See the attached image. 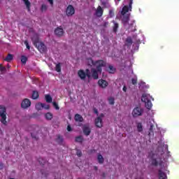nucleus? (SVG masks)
<instances>
[{"label":"nucleus","mask_w":179,"mask_h":179,"mask_svg":"<svg viewBox=\"0 0 179 179\" xmlns=\"http://www.w3.org/2000/svg\"><path fill=\"white\" fill-rule=\"evenodd\" d=\"M99 73L100 71H98L97 69H91V71L89 69H85V71L83 69H80L78 71V76L81 79V80H85L86 78L90 79V78H93V79L97 80L99 79Z\"/></svg>","instance_id":"f257e3e1"},{"label":"nucleus","mask_w":179,"mask_h":179,"mask_svg":"<svg viewBox=\"0 0 179 179\" xmlns=\"http://www.w3.org/2000/svg\"><path fill=\"white\" fill-rule=\"evenodd\" d=\"M87 64L88 66H96L98 72L101 73L103 71V67L106 66V62L104 60H96L93 61V59L92 58H87Z\"/></svg>","instance_id":"f03ea898"},{"label":"nucleus","mask_w":179,"mask_h":179,"mask_svg":"<svg viewBox=\"0 0 179 179\" xmlns=\"http://www.w3.org/2000/svg\"><path fill=\"white\" fill-rule=\"evenodd\" d=\"M141 101L145 103V106L148 110H150L152 107V101H150V94H143L141 97Z\"/></svg>","instance_id":"7ed1b4c3"},{"label":"nucleus","mask_w":179,"mask_h":179,"mask_svg":"<svg viewBox=\"0 0 179 179\" xmlns=\"http://www.w3.org/2000/svg\"><path fill=\"white\" fill-rule=\"evenodd\" d=\"M0 122L3 125H6V108L3 106H0Z\"/></svg>","instance_id":"20e7f679"},{"label":"nucleus","mask_w":179,"mask_h":179,"mask_svg":"<svg viewBox=\"0 0 179 179\" xmlns=\"http://www.w3.org/2000/svg\"><path fill=\"white\" fill-rule=\"evenodd\" d=\"M34 45L36 47L39 52L41 53L45 52L47 51V47L43 42H38V39L34 41Z\"/></svg>","instance_id":"39448f33"},{"label":"nucleus","mask_w":179,"mask_h":179,"mask_svg":"<svg viewBox=\"0 0 179 179\" xmlns=\"http://www.w3.org/2000/svg\"><path fill=\"white\" fill-rule=\"evenodd\" d=\"M132 3H134L133 0H129V5L128 6H124L121 11V15L122 16L125 15L126 13H128V12H130L132 10Z\"/></svg>","instance_id":"423d86ee"},{"label":"nucleus","mask_w":179,"mask_h":179,"mask_svg":"<svg viewBox=\"0 0 179 179\" xmlns=\"http://www.w3.org/2000/svg\"><path fill=\"white\" fill-rule=\"evenodd\" d=\"M143 114V109L141 107H136L132 111V115L134 118L136 117H141Z\"/></svg>","instance_id":"0eeeda50"},{"label":"nucleus","mask_w":179,"mask_h":179,"mask_svg":"<svg viewBox=\"0 0 179 179\" xmlns=\"http://www.w3.org/2000/svg\"><path fill=\"white\" fill-rule=\"evenodd\" d=\"M104 117L103 113H101L99 117H96L95 119V126L96 128H103V117Z\"/></svg>","instance_id":"6e6552de"},{"label":"nucleus","mask_w":179,"mask_h":179,"mask_svg":"<svg viewBox=\"0 0 179 179\" xmlns=\"http://www.w3.org/2000/svg\"><path fill=\"white\" fill-rule=\"evenodd\" d=\"M66 15L68 17L73 16L75 15V8L72 5H69L66 10Z\"/></svg>","instance_id":"1a4fd4ad"},{"label":"nucleus","mask_w":179,"mask_h":179,"mask_svg":"<svg viewBox=\"0 0 179 179\" xmlns=\"http://www.w3.org/2000/svg\"><path fill=\"white\" fill-rule=\"evenodd\" d=\"M31 106V101L29 99H24L21 103L22 108H29Z\"/></svg>","instance_id":"9d476101"},{"label":"nucleus","mask_w":179,"mask_h":179,"mask_svg":"<svg viewBox=\"0 0 179 179\" xmlns=\"http://www.w3.org/2000/svg\"><path fill=\"white\" fill-rule=\"evenodd\" d=\"M151 164L152 166H155V167H157L158 166H162V164H163V161L159 158H152L151 159Z\"/></svg>","instance_id":"9b49d317"},{"label":"nucleus","mask_w":179,"mask_h":179,"mask_svg":"<svg viewBox=\"0 0 179 179\" xmlns=\"http://www.w3.org/2000/svg\"><path fill=\"white\" fill-rule=\"evenodd\" d=\"M55 34L57 36V37H62V36H64V29L61 27L56 28L55 29Z\"/></svg>","instance_id":"f8f14e48"},{"label":"nucleus","mask_w":179,"mask_h":179,"mask_svg":"<svg viewBox=\"0 0 179 179\" xmlns=\"http://www.w3.org/2000/svg\"><path fill=\"white\" fill-rule=\"evenodd\" d=\"M98 85L99 87H101L102 89H106L107 86H108V83L103 79L99 80Z\"/></svg>","instance_id":"ddd939ff"},{"label":"nucleus","mask_w":179,"mask_h":179,"mask_svg":"<svg viewBox=\"0 0 179 179\" xmlns=\"http://www.w3.org/2000/svg\"><path fill=\"white\" fill-rule=\"evenodd\" d=\"M103 13H104V10H103L101 6H99L96 10V16L97 17H101L103 16Z\"/></svg>","instance_id":"4468645a"},{"label":"nucleus","mask_w":179,"mask_h":179,"mask_svg":"<svg viewBox=\"0 0 179 179\" xmlns=\"http://www.w3.org/2000/svg\"><path fill=\"white\" fill-rule=\"evenodd\" d=\"M83 132L85 136H89L90 135L92 130L90 129V127L87 126H83Z\"/></svg>","instance_id":"2eb2a0df"},{"label":"nucleus","mask_w":179,"mask_h":179,"mask_svg":"<svg viewBox=\"0 0 179 179\" xmlns=\"http://www.w3.org/2000/svg\"><path fill=\"white\" fill-rule=\"evenodd\" d=\"M129 22V14H127L123 15L122 18V22L124 24V26H127Z\"/></svg>","instance_id":"dca6fc26"},{"label":"nucleus","mask_w":179,"mask_h":179,"mask_svg":"<svg viewBox=\"0 0 179 179\" xmlns=\"http://www.w3.org/2000/svg\"><path fill=\"white\" fill-rule=\"evenodd\" d=\"M158 177H159V179H166V178H167V174H166V173L163 172V171H162V169H159L158 171Z\"/></svg>","instance_id":"f3484780"},{"label":"nucleus","mask_w":179,"mask_h":179,"mask_svg":"<svg viewBox=\"0 0 179 179\" xmlns=\"http://www.w3.org/2000/svg\"><path fill=\"white\" fill-rule=\"evenodd\" d=\"M74 120L76 122H83V117L78 113L75 115Z\"/></svg>","instance_id":"a211bd4d"},{"label":"nucleus","mask_w":179,"mask_h":179,"mask_svg":"<svg viewBox=\"0 0 179 179\" xmlns=\"http://www.w3.org/2000/svg\"><path fill=\"white\" fill-rule=\"evenodd\" d=\"M23 2L24 5L26 6V8L28 10V12H30L31 9L30 7L31 6V3L29 0H23Z\"/></svg>","instance_id":"6ab92c4d"},{"label":"nucleus","mask_w":179,"mask_h":179,"mask_svg":"<svg viewBox=\"0 0 179 179\" xmlns=\"http://www.w3.org/2000/svg\"><path fill=\"white\" fill-rule=\"evenodd\" d=\"M38 97H40V95L38 94V92L33 91L31 99L33 100H37V99H38Z\"/></svg>","instance_id":"aec40b11"},{"label":"nucleus","mask_w":179,"mask_h":179,"mask_svg":"<svg viewBox=\"0 0 179 179\" xmlns=\"http://www.w3.org/2000/svg\"><path fill=\"white\" fill-rule=\"evenodd\" d=\"M13 60V55L12 54H8L7 57L4 59V61H6V62H10Z\"/></svg>","instance_id":"412c9836"},{"label":"nucleus","mask_w":179,"mask_h":179,"mask_svg":"<svg viewBox=\"0 0 179 179\" xmlns=\"http://www.w3.org/2000/svg\"><path fill=\"white\" fill-rule=\"evenodd\" d=\"M116 71H117V69L113 67V65L108 66V72H109V73H114Z\"/></svg>","instance_id":"4be33fe9"},{"label":"nucleus","mask_w":179,"mask_h":179,"mask_svg":"<svg viewBox=\"0 0 179 179\" xmlns=\"http://www.w3.org/2000/svg\"><path fill=\"white\" fill-rule=\"evenodd\" d=\"M97 160H98V163H99V164H103V163H104V158L103 157V155H101V154L98 155Z\"/></svg>","instance_id":"5701e85b"},{"label":"nucleus","mask_w":179,"mask_h":179,"mask_svg":"<svg viewBox=\"0 0 179 179\" xmlns=\"http://www.w3.org/2000/svg\"><path fill=\"white\" fill-rule=\"evenodd\" d=\"M56 142L59 145H61L64 142V138H62V136H61V135H58L57 138H56Z\"/></svg>","instance_id":"b1692460"},{"label":"nucleus","mask_w":179,"mask_h":179,"mask_svg":"<svg viewBox=\"0 0 179 179\" xmlns=\"http://www.w3.org/2000/svg\"><path fill=\"white\" fill-rule=\"evenodd\" d=\"M127 47H131V45H132V38L131 37H128L126 39V43H125Z\"/></svg>","instance_id":"393cba45"},{"label":"nucleus","mask_w":179,"mask_h":179,"mask_svg":"<svg viewBox=\"0 0 179 179\" xmlns=\"http://www.w3.org/2000/svg\"><path fill=\"white\" fill-rule=\"evenodd\" d=\"M52 113H47L45 115V117L46 120H48V121H51V120H52Z\"/></svg>","instance_id":"a878e982"},{"label":"nucleus","mask_w":179,"mask_h":179,"mask_svg":"<svg viewBox=\"0 0 179 179\" xmlns=\"http://www.w3.org/2000/svg\"><path fill=\"white\" fill-rule=\"evenodd\" d=\"M137 131L138 132H142V131H143V126L142 125V123L139 122L137 124Z\"/></svg>","instance_id":"bb28decb"},{"label":"nucleus","mask_w":179,"mask_h":179,"mask_svg":"<svg viewBox=\"0 0 179 179\" xmlns=\"http://www.w3.org/2000/svg\"><path fill=\"white\" fill-rule=\"evenodd\" d=\"M45 99L47 103H52V97H51L50 95H45Z\"/></svg>","instance_id":"cd10ccee"},{"label":"nucleus","mask_w":179,"mask_h":179,"mask_svg":"<svg viewBox=\"0 0 179 179\" xmlns=\"http://www.w3.org/2000/svg\"><path fill=\"white\" fill-rule=\"evenodd\" d=\"M113 23H114L113 31H114V33H116V31H117V30H118L119 24H118V23L115 22V21H113Z\"/></svg>","instance_id":"c85d7f7f"},{"label":"nucleus","mask_w":179,"mask_h":179,"mask_svg":"<svg viewBox=\"0 0 179 179\" xmlns=\"http://www.w3.org/2000/svg\"><path fill=\"white\" fill-rule=\"evenodd\" d=\"M76 142H78L79 143H82L83 142V137L82 136H79L76 137Z\"/></svg>","instance_id":"c756f323"},{"label":"nucleus","mask_w":179,"mask_h":179,"mask_svg":"<svg viewBox=\"0 0 179 179\" xmlns=\"http://www.w3.org/2000/svg\"><path fill=\"white\" fill-rule=\"evenodd\" d=\"M55 71L56 72H61V63H58L56 64Z\"/></svg>","instance_id":"7c9ffc66"},{"label":"nucleus","mask_w":179,"mask_h":179,"mask_svg":"<svg viewBox=\"0 0 179 179\" xmlns=\"http://www.w3.org/2000/svg\"><path fill=\"white\" fill-rule=\"evenodd\" d=\"M108 102H109V104H110V106H114V103H115V99L113 97H110L108 98Z\"/></svg>","instance_id":"2f4dec72"},{"label":"nucleus","mask_w":179,"mask_h":179,"mask_svg":"<svg viewBox=\"0 0 179 179\" xmlns=\"http://www.w3.org/2000/svg\"><path fill=\"white\" fill-rule=\"evenodd\" d=\"M21 62L24 64H26V62H27V57L26 56L22 55L21 57Z\"/></svg>","instance_id":"473e14b6"},{"label":"nucleus","mask_w":179,"mask_h":179,"mask_svg":"<svg viewBox=\"0 0 179 179\" xmlns=\"http://www.w3.org/2000/svg\"><path fill=\"white\" fill-rule=\"evenodd\" d=\"M47 9H48L47 5L42 4L41 8V12H45V10H47Z\"/></svg>","instance_id":"72a5a7b5"},{"label":"nucleus","mask_w":179,"mask_h":179,"mask_svg":"<svg viewBox=\"0 0 179 179\" xmlns=\"http://www.w3.org/2000/svg\"><path fill=\"white\" fill-rule=\"evenodd\" d=\"M36 110H41V108H43V103H39L36 104Z\"/></svg>","instance_id":"f704fd0d"},{"label":"nucleus","mask_w":179,"mask_h":179,"mask_svg":"<svg viewBox=\"0 0 179 179\" xmlns=\"http://www.w3.org/2000/svg\"><path fill=\"white\" fill-rule=\"evenodd\" d=\"M154 128H155V125H153V124H150L149 135H150V134H153V129Z\"/></svg>","instance_id":"c9c22d12"},{"label":"nucleus","mask_w":179,"mask_h":179,"mask_svg":"<svg viewBox=\"0 0 179 179\" xmlns=\"http://www.w3.org/2000/svg\"><path fill=\"white\" fill-rule=\"evenodd\" d=\"M38 162L41 166H44V164L46 163L45 160L43 159L42 158H39Z\"/></svg>","instance_id":"e433bc0d"},{"label":"nucleus","mask_w":179,"mask_h":179,"mask_svg":"<svg viewBox=\"0 0 179 179\" xmlns=\"http://www.w3.org/2000/svg\"><path fill=\"white\" fill-rule=\"evenodd\" d=\"M52 105L55 110H59V106H58V103H57V102L53 101Z\"/></svg>","instance_id":"4c0bfd02"},{"label":"nucleus","mask_w":179,"mask_h":179,"mask_svg":"<svg viewBox=\"0 0 179 179\" xmlns=\"http://www.w3.org/2000/svg\"><path fill=\"white\" fill-rule=\"evenodd\" d=\"M42 108H45V110H50V105L42 103Z\"/></svg>","instance_id":"58836bf2"},{"label":"nucleus","mask_w":179,"mask_h":179,"mask_svg":"<svg viewBox=\"0 0 179 179\" xmlns=\"http://www.w3.org/2000/svg\"><path fill=\"white\" fill-rule=\"evenodd\" d=\"M131 83L132 85H136L138 83V78H132Z\"/></svg>","instance_id":"ea45409f"},{"label":"nucleus","mask_w":179,"mask_h":179,"mask_svg":"<svg viewBox=\"0 0 179 179\" xmlns=\"http://www.w3.org/2000/svg\"><path fill=\"white\" fill-rule=\"evenodd\" d=\"M24 44L26 45L27 50H30V45H29V41H24Z\"/></svg>","instance_id":"a19ab883"},{"label":"nucleus","mask_w":179,"mask_h":179,"mask_svg":"<svg viewBox=\"0 0 179 179\" xmlns=\"http://www.w3.org/2000/svg\"><path fill=\"white\" fill-rule=\"evenodd\" d=\"M0 71L1 72H3L4 71H6V68L3 66L2 64H0Z\"/></svg>","instance_id":"79ce46f5"},{"label":"nucleus","mask_w":179,"mask_h":179,"mask_svg":"<svg viewBox=\"0 0 179 179\" xmlns=\"http://www.w3.org/2000/svg\"><path fill=\"white\" fill-rule=\"evenodd\" d=\"M76 155L77 156H78V157H82V151H80V150H78L76 152Z\"/></svg>","instance_id":"37998d69"},{"label":"nucleus","mask_w":179,"mask_h":179,"mask_svg":"<svg viewBox=\"0 0 179 179\" xmlns=\"http://www.w3.org/2000/svg\"><path fill=\"white\" fill-rule=\"evenodd\" d=\"M67 131L68 132H71V131H72V127H71V124H69L67 126Z\"/></svg>","instance_id":"c03bdc74"},{"label":"nucleus","mask_w":179,"mask_h":179,"mask_svg":"<svg viewBox=\"0 0 179 179\" xmlns=\"http://www.w3.org/2000/svg\"><path fill=\"white\" fill-rule=\"evenodd\" d=\"M51 6H54V0H48Z\"/></svg>","instance_id":"a18cd8bd"},{"label":"nucleus","mask_w":179,"mask_h":179,"mask_svg":"<svg viewBox=\"0 0 179 179\" xmlns=\"http://www.w3.org/2000/svg\"><path fill=\"white\" fill-rule=\"evenodd\" d=\"M94 114H96V115H99V110H97V108H94Z\"/></svg>","instance_id":"49530a36"},{"label":"nucleus","mask_w":179,"mask_h":179,"mask_svg":"<svg viewBox=\"0 0 179 179\" xmlns=\"http://www.w3.org/2000/svg\"><path fill=\"white\" fill-rule=\"evenodd\" d=\"M3 163L0 162V170H3Z\"/></svg>","instance_id":"de8ad7c7"},{"label":"nucleus","mask_w":179,"mask_h":179,"mask_svg":"<svg viewBox=\"0 0 179 179\" xmlns=\"http://www.w3.org/2000/svg\"><path fill=\"white\" fill-rule=\"evenodd\" d=\"M123 92H127V86L124 85L123 87Z\"/></svg>","instance_id":"09e8293b"},{"label":"nucleus","mask_w":179,"mask_h":179,"mask_svg":"<svg viewBox=\"0 0 179 179\" xmlns=\"http://www.w3.org/2000/svg\"><path fill=\"white\" fill-rule=\"evenodd\" d=\"M42 176H44L45 177H47V173H45L44 171H41Z\"/></svg>","instance_id":"8fccbe9b"},{"label":"nucleus","mask_w":179,"mask_h":179,"mask_svg":"<svg viewBox=\"0 0 179 179\" xmlns=\"http://www.w3.org/2000/svg\"><path fill=\"white\" fill-rule=\"evenodd\" d=\"M98 169L99 168H97V166H94V170H95V171H97Z\"/></svg>","instance_id":"3c124183"},{"label":"nucleus","mask_w":179,"mask_h":179,"mask_svg":"<svg viewBox=\"0 0 179 179\" xmlns=\"http://www.w3.org/2000/svg\"><path fill=\"white\" fill-rule=\"evenodd\" d=\"M31 135L32 138H34V139H37V137L34 136H33V134H31Z\"/></svg>","instance_id":"603ef678"},{"label":"nucleus","mask_w":179,"mask_h":179,"mask_svg":"<svg viewBox=\"0 0 179 179\" xmlns=\"http://www.w3.org/2000/svg\"><path fill=\"white\" fill-rule=\"evenodd\" d=\"M102 5H103V6H106V2H102Z\"/></svg>","instance_id":"864d4df0"},{"label":"nucleus","mask_w":179,"mask_h":179,"mask_svg":"<svg viewBox=\"0 0 179 179\" xmlns=\"http://www.w3.org/2000/svg\"><path fill=\"white\" fill-rule=\"evenodd\" d=\"M110 15L113 14V10H110Z\"/></svg>","instance_id":"5fc2aeb1"},{"label":"nucleus","mask_w":179,"mask_h":179,"mask_svg":"<svg viewBox=\"0 0 179 179\" xmlns=\"http://www.w3.org/2000/svg\"><path fill=\"white\" fill-rule=\"evenodd\" d=\"M120 1H121V0H117V2H120Z\"/></svg>","instance_id":"6e6d98bb"},{"label":"nucleus","mask_w":179,"mask_h":179,"mask_svg":"<svg viewBox=\"0 0 179 179\" xmlns=\"http://www.w3.org/2000/svg\"><path fill=\"white\" fill-rule=\"evenodd\" d=\"M10 179H15V178H10Z\"/></svg>","instance_id":"4d7b16f0"},{"label":"nucleus","mask_w":179,"mask_h":179,"mask_svg":"<svg viewBox=\"0 0 179 179\" xmlns=\"http://www.w3.org/2000/svg\"><path fill=\"white\" fill-rule=\"evenodd\" d=\"M126 179H128V178H126Z\"/></svg>","instance_id":"13d9d810"}]
</instances>
